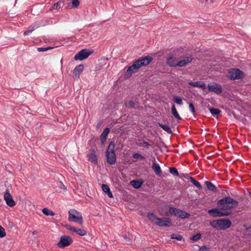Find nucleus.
Returning a JSON list of instances; mask_svg holds the SVG:
<instances>
[{
    "label": "nucleus",
    "instance_id": "f257e3e1",
    "mask_svg": "<svg viewBox=\"0 0 251 251\" xmlns=\"http://www.w3.org/2000/svg\"><path fill=\"white\" fill-rule=\"evenodd\" d=\"M152 60V57L150 56L140 57L128 68L124 74V77L125 78L130 77L133 74L136 73L142 67L150 64Z\"/></svg>",
    "mask_w": 251,
    "mask_h": 251
},
{
    "label": "nucleus",
    "instance_id": "f03ea898",
    "mask_svg": "<svg viewBox=\"0 0 251 251\" xmlns=\"http://www.w3.org/2000/svg\"><path fill=\"white\" fill-rule=\"evenodd\" d=\"M217 204L224 212H230L231 214V209L237 206L238 201L230 197H225L218 201Z\"/></svg>",
    "mask_w": 251,
    "mask_h": 251
},
{
    "label": "nucleus",
    "instance_id": "7ed1b4c3",
    "mask_svg": "<svg viewBox=\"0 0 251 251\" xmlns=\"http://www.w3.org/2000/svg\"><path fill=\"white\" fill-rule=\"evenodd\" d=\"M194 57L192 55H190L189 56H185L184 59L177 61L176 58V57H174L173 55L171 54L167 57L166 63L171 67H175L176 66L183 67L191 63Z\"/></svg>",
    "mask_w": 251,
    "mask_h": 251
},
{
    "label": "nucleus",
    "instance_id": "20e7f679",
    "mask_svg": "<svg viewBox=\"0 0 251 251\" xmlns=\"http://www.w3.org/2000/svg\"><path fill=\"white\" fill-rule=\"evenodd\" d=\"M147 218L151 222L160 227H170L172 226V220L169 218H158L153 213H149Z\"/></svg>",
    "mask_w": 251,
    "mask_h": 251
},
{
    "label": "nucleus",
    "instance_id": "39448f33",
    "mask_svg": "<svg viewBox=\"0 0 251 251\" xmlns=\"http://www.w3.org/2000/svg\"><path fill=\"white\" fill-rule=\"evenodd\" d=\"M231 225V221L227 219L213 220L210 222V225L217 230H225L229 228Z\"/></svg>",
    "mask_w": 251,
    "mask_h": 251
},
{
    "label": "nucleus",
    "instance_id": "423d86ee",
    "mask_svg": "<svg viewBox=\"0 0 251 251\" xmlns=\"http://www.w3.org/2000/svg\"><path fill=\"white\" fill-rule=\"evenodd\" d=\"M115 145L114 142H110L108 147L106 151V157L107 162L110 165H113L116 162V156L114 149Z\"/></svg>",
    "mask_w": 251,
    "mask_h": 251
},
{
    "label": "nucleus",
    "instance_id": "0eeeda50",
    "mask_svg": "<svg viewBox=\"0 0 251 251\" xmlns=\"http://www.w3.org/2000/svg\"><path fill=\"white\" fill-rule=\"evenodd\" d=\"M68 220L70 222L77 223L81 225L83 223L81 214L75 209H71L69 211Z\"/></svg>",
    "mask_w": 251,
    "mask_h": 251
},
{
    "label": "nucleus",
    "instance_id": "6e6552de",
    "mask_svg": "<svg viewBox=\"0 0 251 251\" xmlns=\"http://www.w3.org/2000/svg\"><path fill=\"white\" fill-rule=\"evenodd\" d=\"M208 213L212 217H221L230 215V212H224L220 207L209 209Z\"/></svg>",
    "mask_w": 251,
    "mask_h": 251
},
{
    "label": "nucleus",
    "instance_id": "1a4fd4ad",
    "mask_svg": "<svg viewBox=\"0 0 251 251\" xmlns=\"http://www.w3.org/2000/svg\"><path fill=\"white\" fill-rule=\"evenodd\" d=\"M93 53L92 50H89L87 49H82L75 56L74 59L75 60L82 61L88 58Z\"/></svg>",
    "mask_w": 251,
    "mask_h": 251
},
{
    "label": "nucleus",
    "instance_id": "9d476101",
    "mask_svg": "<svg viewBox=\"0 0 251 251\" xmlns=\"http://www.w3.org/2000/svg\"><path fill=\"white\" fill-rule=\"evenodd\" d=\"M228 77L231 80L242 79L244 77V73L238 69H232L228 71Z\"/></svg>",
    "mask_w": 251,
    "mask_h": 251
},
{
    "label": "nucleus",
    "instance_id": "9b49d317",
    "mask_svg": "<svg viewBox=\"0 0 251 251\" xmlns=\"http://www.w3.org/2000/svg\"><path fill=\"white\" fill-rule=\"evenodd\" d=\"M73 242L72 239L69 236L63 235L61 237L57 246L60 248H63L71 245Z\"/></svg>",
    "mask_w": 251,
    "mask_h": 251
},
{
    "label": "nucleus",
    "instance_id": "f8f14e48",
    "mask_svg": "<svg viewBox=\"0 0 251 251\" xmlns=\"http://www.w3.org/2000/svg\"><path fill=\"white\" fill-rule=\"evenodd\" d=\"M207 88L209 92H213L216 94H220L222 92V86L216 82L208 84Z\"/></svg>",
    "mask_w": 251,
    "mask_h": 251
},
{
    "label": "nucleus",
    "instance_id": "ddd939ff",
    "mask_svg": "<svg viewBox=\"0 0 251 251\" xmlns=\"http://www.w3.org/2000/svg\"><path fill=\"white\" fill-rule=\"evenodd\" d=\"M4 199L6 201V204L10 207H13L16 205V202L13 199L11 195L8 190L4 194Z\"/></svg>",
    "mask_w": 251,
    "mask_h": 251
},
{
    "label": "nucleus",
    "instance_id": "4468645a",
    "mask_svg": "<svg viewBox=\"0 0 251 251\" xmlns=\"http://www.w3.org/2000/svg\"><path fill=\"white\" fill-rule=\"evenodd\" d=\"M84 66L82 64L77 65L75 68L73 73L75 79H77L79 78V75L82 72Z\"/></svg>",
    "mask_w": 251,
    "mask_h": 251
},
{
    "label": "nucleus",
    "instance_id": "2eb2a0df",
    "mask_svg": "<svg viewBox=\"0 0 251 251\" xmlns=\"http://www.w3.org/2000/svg\"><path fill=\"white\" fill-rule=\"evenodd\" d=\"M152 161L153 163L152 165V168L153 170L154 171L155 174L157 176H160L162 173L161 169L158 163H156L155 157H153Z\"/></svg>",
    "mask_w": 251,
    "mask_h": 251
},
{
    "label": "nucleus",
    "instance_id": "dca6fc26",
    "mask_svg": "<svg viewBox=\"0 0 251 251\" xmlns=\"http://www.w3.org/2000/svg\"><path fill=\"white\" fill-rule=\"evenodd\" d=\"M88 157L91 162H93L95 164L98 163L97 156L96 151L94 150H92L88 154Z\"/></svg>",
    "mask_w": 251,
    "mask_h": 251
},
{
    "label": "nucleus",
    "instance_id": "f3484780",
    "mask_svg": "<svg viewBox=\"0 0 251 251\" xmlns=\"http://www.w3.org/2000/svg\"><path fill=\"white\" fill-rule=\"evenodd\" d=\"M189 85L193 87H198L202 88L203 90L206 88V84L203 81H196V82H190Z\"/></svg>",
    "mask_w": 251,
    "mask_h": 251
},
{
    "label": "nucleus",
    "instance_id": "a211bd4d",
    "mask_svg": "<svg viewBox=\"0 0 251 251\" xmlns=\"http://www.w3.org/2000/svg\"><path fill=\"white\" fill-rule=\"evenodd\" d=\"M109 131H110L109 128L108 127H106L104 129L102 133L101 134V135L100 136V139L101 143L102 144L105 142L107 137L108 134L109 133Z\"/></svg>",
    "mask_w": 251,
    "mask_h": 251
},
{
    "label": "nucleus",
    "instance_id": "6ab92c4d",
    "mask_svg": "<svg viewBox=\"0 0 251 251\" xmlns=\"http://www.w3.org/2000/svg\"><path fill=\"white\" fill-rule=\"evenodd\" d=\"M144 183V181L142 179L141 180H133L130 181V183L132 185L133 187L135 189L140 188L143 183Z\"/></svg>",
    "mask_w": 251,
    "mask_h": 251
},
{
    "label": "nucleus",
    "instance_id": "aec40b11",
    "mask_svg": "<svg viewBox=\"0 0 251 251\" xmlns=\"http://www.w3.org/2000/svg\"><path fill=\"white\" fill-rule=\"evenodd\" d=\"M101 187L103 191L107 194L109 198H112L113 197V194L110 191V188L107 184H103Z\"/></svg>",
    "mask_w": 251,
    "mask_h": 251
},
{
    "label": "nucleus",
    "instance_id": "412c9836",
    "mask_svg": "<svg viewBox=\"0 0 251 251\" xmlns=\"http://www.w3.org/2000/svg\"><path fill=\"white\" fill-rule=\"evenodd\" d=\"M190 216V214L188 212L180 210L178 209V211L177 212L176 217L182 218L185 219L188 218Z\"/></svg>",
    "mask_w": 251,
    "mask_h": 251
},
{
    "label": "nucleus",
    "instance_id": "4be33fe9",
    "mask_svg": "<svg viewBox=\"0 0 251 251\" xmlns=\"http://www.w3.org/2000/svg\"><path fill=\"white\" fill-rule=\"evenodd\" d=\"M205 184L207 188L211 191L216 192L217 191V187L211 182L206 181L205 182Z\"/></svg>",
    "mask_w": 251,
    "mask_h": 251
},
{
    "label": "nucleus",
    "instance_id": "5701e85b",
    "mask_svg": "<svg viewBox=\"0 0 251 251\" xmlns=\"http://www.w3.org/2000/svg\"><path fill=\"white\" fill-rule=\"evenodd\" d=\"M178 209H177L175 207H170L169 209V212H167L165 213V215L166 216H169V215H174L176 216L177 212L178 211Z\"/></svg>",
    "mask_w": 251,
    "mask_h": 251
},
{
    "label": "nucleus",
    "instance_id": "b1692460",
    "mask_svg": "<svg viewBox=\"0 0 251 251\" xmlns=\"http://www.w3.org/2000/svg\"><path fill=\"white\" fill-rule=\"evenodd\" d=\"M207 108L212 115L214 117L218 116L221 112V111L219 109L214 108L209 106H208Z\"/></svg>",
    "mask_w": 251,
    "mask_h": 251
},
{
    "label": "nucleus",
    "instance_id": "393cba45",
    "mask_svg": "<svg viewBox=\"0 0 251 251\" xmlns=\"http://www.w3.org/2000/svg\"><path fill=\"white\" fill-rule=\"evenodd\" d=\"M158 125L159 127H161L164 131L167 132L169 134H172L173 132L171 128L167 125H164L160 123H158Z\"/></svg>",
    "mask_w": 251,
    "mask_h": 251
},
{
    "label": "nucleus",
    "instance_id": "a878e982",
    "mask_svg": "<svg viewBox=\"0 0 251 251\" xmlns=\"http://www.w3.org/2000/svg\"><path fill=\"white\" fill-rule=\"evenodd\" d=\"M172 113L173 116L176 118L177 120H181V117L179 116V114L178 113L176 108L175 107V105L173 104L172 105Z\"/></svg>",
    "mask_w": 251,
    "mask_h": 251
},
{
    "label": "nucleus",
    "instance_id": "bb28decb",
    "mask_svg": "<svg viewBox=\"0 0 251 251\" xmlns=\"http://www.w3.org/2000/svg\"><path fill=\"white\" fill-rule=\"evenodd\" d=\"M189 179L190 180V181L199 189L201 190L202 189V186L201 185V183L196 180H195L193 177L189 176Z\"/></svg>",
    "mask_w": 251,
    "mask_h": 251
},
{
    "label": "nucleus",
    "instance_id": "cd10ccee",
    "mask_svg": "<svg viewBox=\"0 0 251 251\" xmlns=\"http://www.w3.org/2000/svg\"><path fill=\"white\" fill-rule=\"evenodd\" d=\"M173 100L174 102L178 105H181L183 104L182 99L178 96H175L173 97Z\"/></svg>",
    "mask_w": 251,
    "mask_h": 251
},
{
    "label": "nucleus",
    "instance_id": "c85d7f7f",
    "mask_svg": "<svg viewBox=\"0 0 251 251\" xmlns=\"http://www.w3.org/2000/svg\"><path fill=\"white\" fill-rule=\"evenodd\" d=\"M74 232H75L78 235L80 236H84L86 235L87 233L86 231L83 229L76 228H75V230H74Z\"/></svg>",
    "mask_w": 251,
    "mask_h": 251
},
{
    "label": "nucleus",
    "instance_id": "c756f323",
    "mask_svg": "<svg viewBox=\"0 0 251 251\" xmlns=\"http://www.w3.org/2000/svg\"><path fill=\"white\" fill-rule=\"evenodd\" d=\"M42 212L43 214L46 216H54L55 215V213L53 211L50 210L48 208H43Z\"/></svg>",
    "mask_w": 251,
    "mask_h": 251
},
{
    "label": "nucleus",
    "instance_id": "7c9ffc66",
    "mask_svg": "<svg viewBox=\"0 0 251 251\" xmlns=\"http://www.w3.org/2000/svg\"><path fill=\"white\" fill-rule=\"evenodd\" d=\"M170 172L174 176H179V173L175 167H171L169 169Z\"/></svg>",
    "mask_w": 251,
    "mask_h": 251
},
{
    "label": "nucleus",
    "instance_id": "2f4dec72",
    "mask_svg": "<svg viewBox=\"0 0 251 251\" xmlns=\"http://www.w3.org/2000/svg\"><path fill=\"white\" fill-rule=\"evenodd\" d=\"M171 238L176 239L177 241H181L183 239V237L181 235L176 234H172L171 236Z\"/></svg>",
    "mask_w": 251,
    "mask_h": 251
},
{
    "label": "nucleus",
    "instance_id": "473e14b6",
    "mask_svg": "<svg viewBox=\"0 0 251 251\" xmlns=\"http://www.w3.org/2000/svg\"><path fill=\"white\" fill-rule=\"evenodd\" d=\"M132 157L134 159H139L140 160L145 159V157L138 153H135L133 154Z\"/></svg>",
    "mask_w": 251,
    "mask_h": 251
},
{
    "label": "nucleus",
    "instance_id": "72a5a7b5",
    "mask_svg": "<svg viewBox=\"0 0 251 251\" xmlns=\"http://www.w3.org/2000/svg\"><path fill=\"white\" fill-rule=\"evenodd\" d=\"M125 106L127 108H134L135 105V103L134 101L131 100L129 101L128 102L125 103Z\"/></svg>",
    "mask_w": 251,
    "mask_h": 251
},
{
    "label": "nucleus",
    "instance_id": "f704fd0d",
    "mask_svg": "<svg viewBox=\"0 0 251 251\" xmlns=\"http://www.w3.org/2000/svg\"><path fill=\"white\" fill-rule=\"evenodd\" d=\"M53 48L52 47H41V48H37V50L39 51V52H41V51H47L49 50H50V49H53Z\"/></svg>",
    "mask_w": 251,
    "mask_h": 251
},
{
    "label": "nucleus",
    "instance_id": "c9c22d12",
    "mask_svg": "<svg viewBox=\"0 0 251 251\" xmlns=\"http://www.w3.org/2000/svg\"><path fill=\"white\" fill-rule=\"evenodd\" d=\"M80 2L79 0H72V7L77 8L79 5Z\"/></svg>",
    "mask_w": 251,
    "mask_h": 251
},
{
    "label": "nucleus",
    "instance_id": "e433bc0d",
    "mask_svg": "<svg viewBox=\"0 0 251 251\" xmlns=\"http://www.w3.org/2000/svg\"><path fill=\"white\" fill-rule=\"evenodd\" d=\"M6 235L4 228L0 225V238H3Z\"/></svg>",
    "mask_w": 251,
    "mask_h": 251
},
{
    "label": "nucleus",
    "instance_id": "4c0bfd02",
    "mask_svg": "<svg viewBox=\"0 0 251 251\" xmlns=\"http://www.w3.org/2000/svg\"><path fill=\"white\" fill-rule=\"evenodd\" d=\"M201 234L200 233H197L194 235H193L191 239L193 240V241H197L199 239H200V238H201Z\"/></svg>",
    "mask_w": 251,
    "mask_h": 251
},
{
    "label": "nucleus",
    "instance_id": "58836bf2",
    "mask_svg": "<svg viewBox=\"0 0 251 251\" xmlns=\"http://www.w3.org/2000/svg\"><path fill=\"white\" fill-rule=\"evenodd\" d=\"M200 251H214L211 248L207 247L206 246H202L200 249Z\"/></svg>",
    "mask_w": 251,
    "mask_h": 251
},
{
    "label": "nucleus",
    "instance_id": "ea45409f",
    "mask_svg": "<svg viewBox=\"0 0 251 251\" xmlns=\"http://www.w3.org/2000/svg\"><path fill=\"white\" fill-rule=\"evenodd\" d=\"M189 108L190 110V111L195 115V107L194 106V104L192 103H189Z\"/></svg>",
    "mask_w": 251,
    "mask_h": 251
},
{
    "label": "nucleus",
    "instance_id": "a19ab883",
    "mask_svg": "<svg viewBox=\"0 0 251 251\" xmlns=\"http://www.w3.org/2000/svg\"><path fill=\"white\" fill-rule=\"evenodd\" d=\"M35 29L34 27H32L30 29H29L27 30H26L24 32V35L25 36L28 35L29 33H31L33 31H34Z\"/></svg>",
    "mask_w": 251,
    "mask_h": 251
},
{
    "label": "nucleus",
    "instance_id": "79ce46f5",
    "mask_svg": "<svg viewBox=\"0 0 251 251\" xmlns=\"http://www.w3.org/2000/svg\"><path fill=\"white\" fill-rule=\"evenodd\" d=\"M65 227L68 229L69 230L72 232H74V230H75V227L74 226H71L70 225H66Z\"/></svg>",
    "mask_w": 251,
    "mask_h": 251
},
{
    "label": "nucleus",
    "instance_id": "37998d69",
    "mask_svg": "<svg viewBox=\"0 0 251 251\" xmlns=\"http://www.w3.org/2000/svg\"><path fill=\"white\" fill-rule=\"evenodd\" d=\"M59 3V2L55 3L51 7V9H57L58 8Z\"/></svg>",
    "mask_w": 251,
    "mask_h": 251
},
{
    "label": "nucleus",
    "instance_id": "c03bdc74",
    "mask_svg": "<svg viewBox=\"0 0 251 251\" xmlns=\"http://www.w3.org/2000/svg\"><path fill=\"white\" fill-rule=\"evenodd\" d=\"M142 143H143V144H144L147 147H148L151 146V145L148 142H147L146 141L143 140Z\"/></svg>",
    "mask_w": 251,
    "mask_h": 251
},
{
    "label": "nucleus",
    "instance_id": "a18cd8bd",
    "mask_svg": "<svg viewBox=\"0 0 251 251\" xmlns=\"http://www.w3.org/2000/svg\"><path fill=\"white\" fill-rule=\"evenodd\" d=\"M123 236L126 240V241H127L129 243L131 242L130 239L128 238L126 235H124Z\"/></svg>",
    "mask_w": 251,
    "mask_h": 251
},
{
    "label": "nucleus",
    "instance_id": "49530a36",
    "mask_svg": "<svg viewBox=\"0 0 251 251\" xmlns=\"http://www.w3.org/2000/svg\"><path fill=\"white\" fill-rule=\"evenodd\" d=\"M60 183H61V188L66 190L67 189L66 187L61 182H60Z\"/></svg>",
    "mask_w": 251,
    "mask_h": 251
},
{
    "label": "nucleus",
    "instance_id": "de8ad7c7",
    "mask_svg": "<svg viewBox=\"0 0 251 251\" xmlns=\"http://www.w3.org/2000/svg\"><path fill=\"white\" fill-rule=\"evenodd\" d=\"M37 233V231H35H35H33L32 232L33 234H36Z\"/></svg>",
    "mask_w": 251,
    "mask_h": 251
},
{
    "label": "nucleus",
    "instance_id": "09e8293b",
    "mask_svg": "<svg viewBox=\"0 0 251 251\" xmlns=\"http://www.w3.org/2000/svg\"><path fill=\"white\" fill-rule=\"evenodd\" d=\"M232 114H233V116H234L235 117H236V115H235V113L232 112Z\"/></svg>",
    "mask_w": 251,
    "mask_h": 251
},
{
    "label": "nucleus",
    "instance_id": "8fccbe9b",
    "mask_svg": "<svg viewBox=\"0 0 251 251\" xmlns=\"http://www.w3.org/2000/svg\"><path fill=\"white\" fill-rule=\"evenodd\" d=\"M159 215H161V216H163V214L162 213H161V212H159Z\"/></svg>",
    "mask_w": 251,
    "mask_h": 251
},
{
    "label": "nucleus",
    "instance_id": "3c124183",
    "mask_svg": "<svg viewBox=\"0 0 251 251\" xmlns=\"http://www.w3.org/2000/svg\"><path fill=\"white\" fill-rule=\"evenodd\" d=\"M250 194H251V192L250 193Z\"/></svg>",
    "mask_w": 251,
    "mask_h": 251
},
{
    "label": "nucleus",
    "instance_id": "603ef678",
    "mask_svg": "<svg viewBox=\"0 0 251 251\" xmlns=\"http://www.w3.org/2000/svg\"><path fill=\"white\" fill-rule=\"evenodd\" d=\"M206 1H207L208 0H205Z\"/></svg>",
    "mask_w": 251,
    "mask_h": 251
}]
</instances>
